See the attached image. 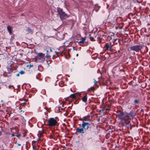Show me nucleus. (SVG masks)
I'll use <instances>...</instances> for the list:
<instances>
[{
	"mask_svg": "<svg viewBox=\"0 0 150 150\" xmlns=\"http://www.w3.org/2000/svg\"><path fill=\"white\" fill-rule=\"evenodd\" d=\"M115 115L119 119L121 120L122 122L126 124V126H129V125H127L129 122L128 114L127 112H123L120 110H117L116 112Z\"/></svg>",
	"mask_w": 150,
	"mask_h": 150,
	"instance_id": "obj_1",
	"label": "nucleus"
},
{
	"mask_svg": "<svg viewBox=\"0 0 150 150\" xmlns=\"http://www.w3.org/2000/svg\"><path fill=\"white\" fill-rule=\"evenodd\" d=\"M90 125V124L88 122H83L82 124V127L81 128H76V131L80 133H84V129H88L89 128V126Z\"/></svg>",
	"mask_w": 150,
	"mask_h": 150,
	"instance_id": "obj_2",
	"label": "nucleus"
},
{
	"mask_svg": "<svg viewBox=\"0 0 150 150\" xmlns=\"http://www.w3.org/2000/svg\"><path fill=\"white\" fill-rule=\"evenodd\" d=\"M57 11L61 20H63L69 17V16L63 11L62 9L59 7L57 8Z\"/></svg>",
	"mask_w": 150,
	"mask_h": 150,
	"instance_id": "obj_3",
	"label": "nucleus"
},
{
	"mask_svg": "<svg viewBox=\"0 0 150 150\" xmlns=\"http://www.w3.org/2000/svg\"><path fill=\"white\" fill-rule=\"evenodd\" d=\"M37 59L41 62H43L45 60V54L42 53H37Z\"/></svg>",
	"mask_w": 150,
	"mask_h": 150,
	"instance_id": "obj_4",
	"label": "nucleus"
},
{
	"mask_svg": "<svg viewBox=\"0 0 150 150\" xmlns=\"http://www.w3.org/2000/svg\"><path fill=\"white\" fill-rule=\"evenodd\" d=\"M47 125L49 126H55L57 125V122L54 118H50L48 121Z\"/></svg>",
	"mask_w": 150,
	"mask_h": 150,
	"instance_id": "obj_5",
	"label": "nucleus"
},
{
	"mask_svg": "<svg viewBox=\"0 0 150 150\" xmlns=\"http://www.w3.org/2000/svg\"><path fill=\"white\" fill-rule=\"evenodd\" d=\"M142 48V46L140 45H134L129 47V49L130 50L135 51L137 52H139L141 50Z\"/></svg>",
	"mask_w": 150,
	"mask_h": 150,
	"instance_id": "obj_6",
	"label": "nucleus"
},
{
	"mask_svg": "<svg viewBox=\"0 0 150 150\" xmlns=\"http://www.w3.org/2000/svg\"><path fill=\"white\" fill-rule=\"evenodd\" d=\"M128 116L129 117H128V121L129 122H128L127 123V125H129V126H127V127L129 128V127H130L131 125H130V120L131 119V118L133 117H134L135 116L136 114V113L132 111V110L130 111L129 113H128Z\"/></svg>",
	"mask_w": 150,
	"mask_h": 150,
	"instance_id": "obj_7",
	"label": "nucleus"
},
{
	"mask_svg": "<svg viewBox=\"0 0 150 150\" xmlns=\"http://www.w3.org/2000/svg\"><path fill=\"white\" fill-rule=\"evenodd\" d=\"M106 50H111L112 49V46L108 43H106L105 45Z\"/></svg>",
	"mask_w": 150,
	"mask_h": 150,
	"instance_id": "obj_8",
	"label": "nucleus"
},
{
	"mask_svg": "<svg viewBox=\"0 0 150 150\" xmlns=\"http://www.w3.org/2000/svg\"><path fill=\"white\" fill-rule=\"evenodd\" d=\"M7 30L9 33L10 35H11L12 33V29L11 26L8 25L7 27Z\"/></svg>",
	"mask_w": 150,
	"mask_h": 150,
	"instance_id": "obj_9",
	"label": "nucleus"
},
{
	"mask_svg": "<svg viewBox=\"0 0 150 150\" xmlns=\"http://www.w3.org/2000/svg\"><path fill=\"white\" fill-rule=\"evenodd\" d=\"M134 103L135 105H138L139 103V100L137 99H134Z\"/></svg>",
	"mask_w": 150,
	"mask_h": 150,
	"instance_id": "obj_10",
	"label": "nucleus"
},
{
	"mask_svg": "<svg viewBox=\"0 0 150 150\" xmlns=\"http://www.w3.org/2000/svg\"><path fill=\"white\" fill-rule=\"evenodd\" d=\"M82 101L84 102H86L87 100V98L86 96H84L82 98Z\"/></svg>",
	"mask_w": 150,
	"mask_h": 150,
	"instance_id": "obj_11",
	"label": "nucleus"
},
{
	"mask_svg": "<svg viewBox=\"0 0 150 150\" xmlns=\"http://www.w3.org/2000/svg\"><path fill=\"white\" fill-rule=\"evenodd\" d=\"M100 6L98 5H96L95 6V8L94 9L96 12H97L98 11V10L100 9Z\"/></svg>",
	"mask_w": 150,
	"mask_h": 150,
	"instance_id": "obj_12",
	"label": "nucleus"
},
{
	"mask_svg": "<svg viewBox=\"0 0 150 150\" xmlns=\"http://www.w3.org/2000/svg\"><path fill=\"white\" fill-rule=\"evenodd\" d=\"M26 30L28 32V33H33V31L32 29L30 28H27Z\"/></svg>",
	"mask_w": 150,
	"mask_h": 150,
	"instance_id": "obj_13",
	"label": "nucleus"
},
{
	"mask_svg": "<svg viewBox=\"0 0 150 150\" xmlns=\"http://www.w3.org/2000/svg\"><path fill=\"white\" fill-rule=\"evenodd\" d=\"M86 40V38H82V40L79 41V42L82 43H83Z\"/></svg>",
	"mask_w": 150,
	"mask_h": 150,
	"instance_id": "obj_14",
	"label": "nucleus"
},
{
	"mask_svg": "<svg viewBox=\"0 0 150 150\" xmlns=\"http://www.w3.org/2000/svg\"><path fill=\"white\" fill-rule=\"evenodd\" d=\"M81 120L82 121H88V120L87 119L86 117H83L82 119Z\"/></svg>",
	"mask_w": 150,
	"mask_h": 150,
	"instance_id": "obj_15",
	"label": "nucleus"
},
{
	"mask_svg": "<svg viewBox=\"0 0 150 150\" xmlns=\"http://www.w3.org/2000/svg\"><path fill=\"white\" fill-rule=\"evenodd\" d=\"M89 38L90 40L92 41H93L94 40L93 37L91 36V35H89Z\"/></svg>",
	"mask_w": 150,
	"mask_h": 150,
	"instance_id": "obj_16",
	"label": "nucleus"
},
{
	"mask_svg": "<svg viewBox=\"0 0 150 150\" xmlns=\"http://www.w3.org/2000/svg\"><path fill=\"white\" fill-rule=\"evenodd\" d=\"M76 97V96L74 94H71L70 96V97L72 98L73 99L75 98Z\"/></svg>",
	"mask_w": 150,
	"mask_h": 150,
	"instance_id": "obj_17",
	"label": "nucleus"
},
{
	"mask_svg": "<svg viewBox=\"0 0 150 150\" xmlns=\"http://www.w3.org/2000/svg\"><path fill=\"white\" fill-rule=\"evenodd\" d=\"M33 64H28L27 65V67H28L29 69H30L31 67H33Z\"/></svg>",
	"mask_w": 150,
	"mask_h": 150,
	"instance_id": "obj_18",
	"label": "nucleus"
},
{
	"mask_svg": "<svg viewBox=\"0 0 150 150\" xmlns=\"http://www.w3.org/2000/svg\"><path fill=\"white\" fill-rule=\"evenodd\" d=\"M19 73L21 74H23L25 73V72L21 70L19 72Z\"/></svg>",
	"mask_w": 150,
	"mask_h": 150,
	"instance_id": "obj_19",
	"label": "nucleus"
},
{
	"mask_svg": "<svg viewBox=\"0 0 150 150\" xmlns=\"http://www.w3.org/2000/svg\"><path fill=\"white\" fill-rule=\"evenodd\" d=\"M50 55H46V56L45 57V58L46 57V58H48L49 57H50Z\"/></svg>",
	"mask_w": 150,
	"mask_h": 150,
	"instance_id": "obj_20",
	"label": "nucleus"
},
{
	"mask_svg": "<svg viewBox=\"0 0 150 150\" xmlns=\"http://www.w3.org/2000/svg\"><path fill=\"white\" fill-rule=\"evenodd\" d=\"M93 80H94V84H96L97 83V81H96V80H95L94 79Z\"/></svg>",
	"mask_w": 150,
	"mask_h": 150,
	"instance_id": "obj_21",
	"label": "nucleus"
},
{
	"mask_svg": "<svg viewBox=\"0 0 150 150\" xmlns=\"http://www.w3.org/2000/svg\"><path fill=\"white\" fill-rule=\"evenodd\" d=\"M20 73L18 74H16V76L17 77L19 76Z\"/></svg>",
	"mask_w": 150,
	"mask_h": 150,
	"instance_id": "obj_22",
	"label": "nucleus"
},
{
	"mask_svg": "<svg viewBox=\"0 0 150 150\" xmlns=\"http://www.w3.org/2000/svg\"><path fill=\"white\" fill-rule=\"evenodd\" d=\"M50 52H52V50L51 48H50Z\"/></svg>",
	"mask_w": 150,
	"mask_h": 150,
	"instance_id": "obj_23",
	"label": "nucleus"
},
{
	"mask_svg": "<svg viewBox=\"0 0 150 150\" xmlns=\"http://www.w3.org/2000/svg\"><path fill=\"white\" fill-rule=\"evenodd\" d=\"M18 144V146H21V144Z\"/></svg>",
	"mask_w": 150,
	"mask_h": 150,
	"instance_id": "obj_24",
	"label": "nucleus"
},
{
	"mask_svg": "<svg viewBox=\"0 0 150 150\" xmlns=\"http://www.w3.org/2000/svg\"><path fill=\"white\" fill-rule=\"evenodd\" d=\"M1 134H2L1 132V131H0V136L1 135Z\"/></svg>",
	"mask_w": 150,
	"mask_h": 150,
	"instance_id": "obj_25",
	"label": "nucleus"
},
{
	"mask_svg": "<svg viewBox=\"0 0 150 150\" xmlns=\"http://www.w3.org/2000/svg\"><path fill=\"white\" fill-rule=\"evenodd\" d=\"M49 52V51L48 50H47V51H46V53H47V54Z\"/></svg>",
	"mask_w": 150,
	"mask_h": 150,
	"instance_id": "obj_26",
	"label": "nucleus"
},
{
	"mask_svg": "<svg viewBox=\"0 0 150 150\" xmlns=\"http://www.w3.org/2000/svg\"><path fill=\"white\" fill-rule=\"evenodd\" d=\"M133 53V54H135V52H134V53Z\"/></svg>",
	"mask_w": 150,
	"mask_h": 150,
	"instance_id": "obj_27",
	"label": "nucleus"
},
{
	"mask_svg": "<svg viewBox=\"0 0 150 150\" xmlns=\"http://www.w3.org/2000/svg\"><path fill=\"white\" fill-rule=\"evenodd\" d=\"M18 136H19V135H18L16 136V137H18Z\"/></svg>",
	"mask_w": 150,
	"mask_h": 150,
	"instance_id": "obj_28",
	"label": "nucleus"
},
{
	"mask_svg": "<svg viewBox=\"0 0 150 150\" xmlns=\"http://www.w3.org/2000/svg\"><path fill=\"white\" fill-rule=\"evenodd\" d=\"M73 49H74V47H73Z\"/></svg>",
	"mask_w": 150,
	"mask_h": 150,
	"instance_id": "obj_29",
	"label": "nucleus"
}]
</instances>
